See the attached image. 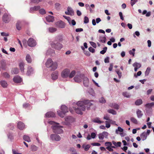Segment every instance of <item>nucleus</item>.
<instances>
[{"label": "nucleus", "mask_w": 154, "mask_h": 154, "mask_svg": "<svg viewBox=\"0 0 154 154\" xmlns=\"http://www.w3.org/2000/svg\"><path fill=\"white\" fill-rule=\"evenodd\" d=\"M82 75L80 74L76 75L74 78L75 81L77 82H79L82 81Z\"/></svg>", "instance_id": "4468645a"}, {"label": "nucleus", "mask_w": 154, "mask_h": 154, "mask_svg": "<svg viewBox=\"0 0 154 154\" xmlns=\"http://www.w3.org/2000/svg\"><path fill=\"white\" fill-rule=\"evenodd\" d=\"M13 81L16 83H20L22 81V79L20 76L16 75L14 77Z\"/></svg>", "instance_id": "ddd939ff"}, {"label": "nucleus", "mask_w": 154, "mask_h": 154, "mask_svg": "<svg viewBox=\"0 0 154 154\" xmlns=\"http://www.w3.org/2000/svg\"><path fill=\"white\" fill-rule=\"evenodd\" d=\"M81 101L83 102L84 103L83 105L85 106V105H87L88 106H89L92 105V103H91L89 100H82Z\"/></svg>", "instance_id": "c85d7f7f"}, {"label": "nucleus", "mask_w": 154, "mask_h": 154, "mask_svg": "<svg viewBox=\"0 0 154 154\" xmlns=\"http://www.w3.org/2000/svg\"><path fill=\"white\" fill-rule=\"evenodd\" d=\"M154 105V103H152L146 104L145 105L146 110H150L151 109L152 106Z\"/></svg>", "instance_id": "393cba45"}, {"label": "nucleus", "mask_w": 154, "mask_h": 154, "mask_svg": "<svg viewBox=\"0 0 154 154\" xmlns=\"http://www.w3.org/2000/svg\"><path fill=\"white\" fill-rule=\"evenodd\" d=\"M16 28L18 30H20L21 29L22 26L21 22L20 21H18L16 23Z\"/></svg>", "instance_id": "473e14b6"}, {"label": "nucleus", "mask_w": 154, "mask_h": 154, "mask_svg": "<svg viewBox=\"0 0 154 154\" xmlns=\"http://www.w3.org/2000/svg\"><path fill=\"white\" fill-rule=\"evenodd\" d=\"M89 20L88 17L86 16H85L84 18V23H87L89 22Z\"/></svg>", "instance_id": "680f3d73"}, {"label": "nucleus", "mask_w": 154, "mask_h": 154, "mask_svg": "<svg viewBox=\"0 0 154 154\" xmlns=\"http://www.w3.org/2000/svg\"><path fill=\"white\" fill-rule=\"evenodd\" d=\"M28 45L31 47L35 46L36 45V42L35 40L32 38H29L27 41Z\"/></svg>", "instance_id": "0eeeda50"}, {"label": "nucleus", "mask_w": 154, "mask_h": 154, "mask_svg": "<svg viewBox=\"0 0 154 154\" xmlns=\"http://www.w3.org/2000/svg\"><path fill=\"white\" fill-rule=\"evenodd\" d=\"M101 21V19L100 18H97L96 19V21L95 19H93L92 20V24L93 25L95 26L96 25V23H98Z\"/></svg>", "instance_id": "c756f323"}, {"label": "nucleus", "mask_w": 154, "mask_h": 154, "mask_svg": "<svg viewBox=\"0 0 154 154\" xmlns=\"http://www.w3.org/2000/svg\"><path fill=\"white\" fill-rule=\"evenodd\" d=\"M46 20L48 22H53L54 20V17L53 16L48 15L46 17Z\"/></svg>", "instance_id": "bb28decb"}, {"label": "nucleus", "mask_w": 154, "mask_h": 154, "mask_svg": "<svg viewBox=\"0 0 154 154\" xmlns=\"http://www.w3.org/2000/svg\"><path fill=\"white\" fill-rule=\"evenodd\" d=\"M142 103V101L140 99H137L135 102V104L136 105L139 106Z\"/></svg>", "instance_id": "a19ab883"}, {"label": "nucleus", "mask_w": 154, "mask_h": 154, "mask_svg": "<svg viewBox=\"0 0 154 154\" xmlns=\"http://www.w3.org/2000/svg\"><path fill=\"white\" fill-rule=\"evenodd\" d=\"M123 131V129L120 127H118V129L116 130V134H118L119 132H122Z\"/></svg>", "instance_id": "49530a36"}, {"label": "nucleus", "mask_w": 154, "mask_h": 154, "mask_svg": "<svg viewBox=\"0 0 154 154\" xmlns=\"http://www.w3.org/2000/svg\"><path fill=\"white\" fill-rule=\"evenodd\" d=\"M60 111H57L58 115L61 117H63L65 113L68 112L67 107L64 105H62L61 107Z\"/></svg>", "instance_id": "7ed1b4c3"}, {"label": "nucleus", "mask_w": 154, "mask_h": 154, "mask_svg": "<svg viewBox=\"0 0 154 154\" xmlns=\"http://www.w3.org/2000/svg\"><path fill=\"white\" fill-rule=\"evenodd\" d=\"M56 25L59 27L61 28H64L66 25L65 23L62 21H58L56 23Z\"/></svg>", "instance_id": "2eb2a0df"}, {"label": "nucleus", "mask_w": 154, "mask_h": 154, "mask_svg": "<svg viewBox=\"0 0 154 154\" xmlns=\"http://www.w3.org/2000/svg\"><path fill=\"white\" fill-rule=\"evenodd\" d=\"M70 25L75 26L76 24V22L74 20H71V23L70 24H69Z\"/></svg>", "instance_id": "774afa93"}, {"label": "nucleus", "mask_w": 154, "mask_h": 154, "mask_svg": "<svg viewBox=\"0 0 154 154\" xmlns=\"http://www.w3.org/2000/svg\"><path fill=\"white\" fill-rule=\"evenodd\" d=\"M99 102L100 103H105L106 101L105 100V99L103 98V97H101L100 99H99Z\"/></svg>", "instance_id": "e2e57ef3"}, {"label": "nucleus", "mask_w": 154, "mask_h": 154, "mask_svg": "<svg viewBox=\"0 0 154 154\" xmlns=\"http://www.w3.org/2000/svg\"><path fill=\"white\" fill-rule=\"evenodd\" d=\"M1 67L2 69L4 70L6 69V63L5 60H2L1 62Z\"/></svg>", "instance_id": "cd10ccee"}, {"label": "nucleus", "mask_w": 154, "mask_h": 154, "mask_svg": "<svg viewBox=\"0 0 154 154\" xmlns=\"http://www.w3.org/2000/svg\"><path fill=\"white\" fill-rule=\"evenodd\" d=\"M131 6H133L134 5L136 2H137L138 1L137 0H131Z\"/></svg>", "instance_id": "69168bd1"}, {"label": "nucleus", "mask_w": 154, "mask_h": 154, "mask_svg": "<svg viewBox=\"0 0 154 154\" xmlns=\"http://www.w3.org/2000/svg\"><path fill=\"white\" fill-rule=\"evenodd\" d=\"M136 114L137 115V117L140 118L142 117L143 115L142 112L139 109H137L136 112Z\"/></svg>", "instance_id": "f704fd0d"}, {"label": "nucleus", "mask_w": 154, "mask_h": 154, "mask_svg": "<svg viewBox=\"0 0 154 154\" xmlns=\"http://www.w3.org/2000/svg\"><path fill=\"white\" fill-rule=\"evenodd\" d=\"M1 86L3 88H5L7 87L8 84L7 82L5 80H2L0 81Z\"/></svg>", "instance_id": "a878e982"}, {"label": "nucleus", "mask_w": 154, "mask_h": 154, "mask_svg": "<svg viewBox=\"0 0 154 154\" xmlns=\"http://www.w3.org/2000/svg\"><path fill=\"white\" fill-rule=\"evenodd\" d=\"M48 123L52 125L51 128L52 129L53 132L54 133L60 134L63 132V130L62 128L63 127L62 126L59 125V124L56 123L53 121H49Z\"/></svg>", "instance_id": "f257e3e1"}, {"label": "nucleus", "mask_w": 154, "mask_h": 154, "mask_svg": "<svg viewBox=\"0 0 154 154\" xmlns=\"http://www.w3.org/2000/svg\"><path fill=\"white\" fill-rule=\"evenodd\" d=\"M70 73V70L67 69L63 70L61 73V77L64 78H66L69 76Z\"/></svg>", "instance_id": "423d86ee"}, {"label": "nucleus", "mask_w": 154, "mask_h": 154, "mask_svg": "<svg viewBox=\"0 0 154 154\" xmlns=\"http://www.w3.org/2000/svg\"><path fill=\"white\" fill-rule=\"evenodd\" d=\"M2 76L6 79H8L10 78V75L7 72H4L2 74Z\"/></svg>", "instance_id": "a18cd8bd"}, {"label": "nucleus", "mask_w": 154, "mask_h": 154, "mask_svg": "<svg viewBox=\"0 0 154 154\" xmlns=\"http://www.w3.org/2000/svg\"><path fill=\"white\" fill-rule=\"evenodd\" d=\"M17 128L20 130H23L25 128V125L22 122H19L17 125Z\"/></svg>", "instance_id": "aec40b11"}, {"label": "nucleus", "mask_w": 154, "mask_h": 154, "mask_svg": "<svg viewBox=\"0 0 154 154\" xmlns=\"http://www.w3.org/2000/svg\"><path fill=\"white\" fill-rule=\"evenodd\" d=\"M55 40L57 41H62V36L61 35L57 36L55 38Z\"/></svg>", "instance_id": "37998d69"}, {"label": "nucleus", "mask_w": 154, "mask_h": 154, "mask_svg": "<svg viewBox=\"0 0 154 154\" xmlns=\"http://www.w3.org/2000/svg\"><path fill=\"white\" fill-rule=\"evenodd\" d=\"M2 20L5 23H8L10 20V16L7 14H5L3 16Z\"/></svg>", "instance_id": "9d476101"}, {"label": "nucleus", "mask_w": 154, "mask_h": 154, "mask_svg": "<svg viewBox=\"0 0 154 154\" xmlns=\"http://www.w3.org/2000/svg\"><path fill=\"white\" fill-rule=\"evenodd\" d=\"M109 106L111 107L116 109H118L119 108V106L116 103H111L109 104Z\"/></svg>", "instance_id": "2f4dec72"}, {"label": "nucleus", "mask_w": 154, "mask_h": 154, "mask_svg": "<svg viewBox=\"0 0 154 154\" xmlns=\"http://www.w3.org/2000/svg\"><path fill=\"white\" fill-rule=\"evenodd\" d=\"M39 12L42 14H44L46 13L45 10L43 8L39 9Z\"/></svg>", "instance_id": "5fc2aeb1"}, {"label": "nucleus", "mask_w": 154, "mask_h": 154, "mask_svg": "<svg viewBox=\"0 0 154 154\" xmlns=\"http://www.w3.org/2000/svg\"><path fill=\"white\" fill-rule=\"evenodd\" d=\"M90 146V145L89 144L85 145L84 144L82 145V147L84 149L85 151H87L89 149Z\"/></svg>", "instance_id": "58836bf2"}, {"label": "nucleus", "mask_w": 154, "mask_h": 154, "mask_svg": "<svg viewBox=\"0 0 154 154\" xmlns=\"http://www.w3.org/2000/svg\"><path fill=\"white\" fill-rule=\"evenodd\" d=\"M51 46L52 48L58 50H60L63 47L61 44L58 42L56 43L55 41L52 42Z\"/></svg>", "instance_id": "20e7f679"}, {"label": "nucleus", "mask_w": 154, "mask_h": 154, "mask_svg": "<svg viewBox=\"0 0 154 154\" xmlns=\"http://www.w3.org/2000/svg\"><path fill=\"white\" fill-rule=\"evenodd\" d=\"M8 137L10 140H12L13 139V136L12 134L9 133L8 134Z\"/></svg>", "instance_id": "338daca9"}, {"label": "nucleus", "mask_w": 154, "mask_h": 154, "mask_svg": "<svg viewBox=\"0 0 154 154\" xmlns=\"http://www.w3.org/2000/svg\"><path fill=\"white\" fill-rule=\"evenodd\" d=\"M40 7L39 6H36L30 8L29 12L30 13H33L34 11H37L40 9Z\"/></svg>", "instance_id": "4be33fe9"}, {"label": "nucleus", "mask_w": 154, "mask_h": 154, "mask_svg": "<svg viewBox=\"0 0 154 154\" xmlns=\"http://www.w3.org/2000/svg\"><path fill=\"white\" fill-rule=\"evenodd\" d=\"M133 66L134 67L139 69L141 67V65L140 63L136 62L133 64Z\"/></svg>", "instance_id": "ea45409f"}, {"label": "nucleus", "mask_w": 154, "mask_h": 154, "mask_svg": "<svg viewBox=\"0 0 154 154\" xmlns=\"http://www.w3.org/2000/svg\"><path fill=\"white\" fill-rule=\"evenodd\" d=\"M131 121L133 123L137 124V120L134 117H131Z\"/></svg>", "instance_id": "6e6d98bb"}, {"label": "nucleus", "mask_w": 154, "mask_h": 154, "mask_svg": "<svg viewBox=\"0 0 154 154\" xmlns=\"http://www.w3.org/2000/svg\"><path fill=\"white\" fill-rule=\"evenodd\" d=\"M150 69H151L150 67H147L146 72H145V75L146 76H147L149 75L150 72Z\"/></svg>", "instance_id": "603ef678"}, {"label": "nucleus", "mask_w": 154, "mask_h": 154, "mask_svg": "<svg viewBox=\"0 0 154 154\" xmlns=\"http://www.w3.org/2000/svg\"><path fill=\"white\" fill-rule=\"evenodd\" d=\"M45 116L47 117H53L55 116V113L52 112H49L45 114Z\"/></svg>", "instance_id": "b1692460"}, {"label": "nucleus", "mask_w": 154, "mask_h": 154, "mask_svg": "<svg viewBox=\"0 0 154 154\" xmlns=\"http://www.w3.org/2000/svg\"><path fill=\"white\" fill-rule=\"evenodd\" d=\"M108 112L110 113H112L113 115H116V111L113 109H109L108 110Z\"/></svg>", "instance_id": "13d9d810"}, {"label": "nucleus", "mask_w": 154, "mask_h": 154, "mask_svg": "<svg viewBox=\"0 0 154 154\" xmlns=\"http://www.w3.org/2000/svg\"><path fill=\"white\" fill-rule=\"evenodd\" d=\"M83 83L85 86L86 87H88L89 84V79L86 77H84L83 78Z\"/></svg>", "instance_id": "dca6fc26"}, {"label": "nucleus", "mask_w": 154, "mask_h": 154, "mask_svg": "<svg viewBox=\"0 0 154 154\" xmlns=\"http://www.w3.org/2000/svg\"><path fill=\"white\" fill-rule=\"evenodd\" d=\"M48 32L50 33H54L57 31V28L53 27H49L48 29Z\"/></svg>", "instance_id": "e433bc0d"}, {"label": "nucleus", "mask_w": 154, "mask_h": 154, "mask_svg": "<svg viewBox=\"0 0 154 154\" xmlns=\"http://www.w3.org/2000/svg\"><path fill=\"white\" fill-rule=\"evenodd\" d=\"M53 61L51 59H48L45 63V65L46 67L48 68H49L51 66V64L53 63Z\"/></svg>", "instance_id": "6ab92c4d"}, {"label": "nucleus", "mask_w": 154, "mask_h": 154, "mask_svg": "<svg viewBox=\"0 0 154 154\" xmlns=\"http://www.w3.org/2000/svg\"><path fill=\"white\" fill-rule=\"evenodd\" d=\"M19 72V69L17 68H15L13 69L12 70V73L17 74Z\"/></svg>", "instance_id": "c03bdc74"}, {"label": "nucleus", "mask_w": 154, "mask_h": 154, "mask_svg": "<svg viewBox=\"0 0 154 154\" xmlns=\"http://www.w3.org/2000/svg\"><path fill=\"white\" fill-rule=\"evenodd\" d=\"M54 53V51L51 49H49L47 51V53L48 54H51Z\"/></svg>", "instance_id": "3c124183"}, {"label": "nucleus", "mask_w": 154, "mask_h": 154, "mask_svg": "<svg viewBox=\"0 0 154 154\" xmlns=\"http://www.w3.org/2000/svg\"><path fill=\"white\" fill-rule=\"evenodd\" d=\"M109 135L108 133L106 131H103L98 134V138L100 140H103L104 138H108Z\"/></svg>", "instance_id": "39448f33"}, {"label": "nucleus", "mask_w": 154, "mask_h": 154, "mask_svg": "<svg viewBox=\"0 0 154 154\" xmlns=\"http://www.w3.org/2000/svg\"><path fill=\"white\" fill-rule=\"evenodd\" d=\"M135 51V48H133L132 50H130L129 51V53L130 55H132L133 56H134V51Z\"/></svg>", "instance_id": "864d4df0"}, {"label": "nucleus", "mask_w": 154, "mask_h": 154, "mask_svg": "<svg viewBox=\"0 0 154 154\" xmlns=\"http://www.w3.org/2000/svg\"><path fill=\"white\" fill-rule=\"evenodd\" d=\"M33 72L34 69L33 68L30 66H28L27 68L26 74L28 75H29L33 74Z\"/></svg>", "instance_id": "f3484780"}, {"label": "nucleus", "mask_w": 154, "mask_h": 154, "mask_svg": "<svg viewBox=\"0 0 154 154\" xmlns=\"http://www.w3.org/2000/svg\"><path fill=\"white\" fill-rule=\"evenodd\" d=\"M140 137L142 140L144 141L146 140L147 137L146 133L145 132H143L140 135Z\"/></svg>", "instance_id": "7c9ffc66"}, {"label": "nucleus", "mask_w": 154, "mask_h": 154, "mask_svg": "<svg viewBox=\"0 0 154 154\" xmlns=\"http://www.w3.org/2000/svg\"><path fill=\"white\" fill-rule=\"evenodd\" d=\"M23 139L25 141H27L28 142L31 141L29 137L28 136L26 135H24L23 136Z\"/></svg>", "instance_id": "79ce46f5"}, {"label": "nucleus", "mask_w": 154, "mask_h": 154, "mask_svg": "<svg viewBox=\"0 0 154 154\" xmlns=\"http://www.w3.org/2000/svg\"><path fill=\"white\" fill-rule=\"evenodd\" d=\"M107 49V47H105L103 48V49L100 51V53L102 54H104L106 52Z\"/></svg>", "instance_id": "052dcab7"}, {"label": "nucleus", "mask_w": 154, "mask_h": 154, "mask_svg": "<svg viewBox=\"0 0 154 154\" xmlns=\"http://www.w3.org/2000/svg\"><path fill=\"white\" fill-rule=\"evenodd\" d=\"M141 71H139L137 72V74H136L135 73L134 74V76L135 77V78H137L138 76H139L140 75H141Z\"/></svg>", "instance_id": "0e129e2a"}, {"label": "nucleus", "mask_w": 154, "mask_h": 154, "mask_svg": "<svg viewBox=\"0 0 154 154\" xmlns=\"http://www.w3.org/2000/svg\"><path fill=\"white\" fill-rule=\"evenodd\" d=\"M58 66V64L56 62H53L51 65V66L49 68L51 70H54L56 69Z\"/></svg>", "instance_id": "f8f14e48"}, {"label": "nucleus", "mask_w": 154, "mask_h": 154, "mask_svg": "<svg viewBox=\"0 0 154 154\" xmlns=\"http://www.w3.org/2000/svg\"><path fill=\"white\" fill-rule=\"evenodd\" d=\"M84 102L81 101H79L76 103V104L78 106L77 108H74V109L76 113L79 114H82V111H84L85 110L86 107L83 105Z\"/></svg>", "instance_id": "f03ea898"}, {"label": "nucleus", "mask_w": 154, "mask_h": 154, "mask_svg": "<svg viewBox=\"0 0 154 154\" xmlns=\"http://www.w3.org/2000/svg\"><path fill=\"white\" fill-rule=\"evenodd\" d=\"M92 121L96 123H97L98 124H101L103 122L102 121L100 120V118L98 117H97L94 118Z\"/></svg>", "instance_id": "72a5a7b5"}, {"label": "nucleus", "mask_w": 154, "mask_h": 154, "mask_svg": "<svg viewBox=\"0 0 154 154\" xmlns=\"http://www.w3.org/2000/svg\"><path fill=\"white\" fill-rule=\"evenodd\" d=\"M50 138L52 140H55L58 141L60 140L61 137L57 134H53L51 135Z\"/></svg>", "instance_id": "6e6552de"}, {"label": "nucleus", "mask_w": 154, "mask_h": 154, "mask_svg": "<svg viewBox=\"0 0 154 154\" xmlns=\"http://www.w3.org/2000/svg\"><path fill=\"white\" fill-rule=\"evenodd\" d=\"M75 71L74 70L72 71L70 73H69V78H72L75 75Z\"/></svg>", "instance_id": "09e8293b"}, {"label": "nucleus", "mask_w": 154, "mask_h": 154, "mask_svg": "<svg viewBox=\"0 0 154 154\" xmlns=\"http://www.w3.org/2000/svg\"><path fill=\"white\" fill-rule=\"evenodd\" d=\"M30 148L31 150L33 151H35L38 149V147L35 145H31Z\"/></svg>", "instance_id": "de8ad7c7"}, {"label": "nucleus", "mask_w": 154, "mask_h": 154, "mask_svg": "<svg viewBox=\"0 0 154 154\" xmlns=\"http://www.w3.org/2000/svg\"><path fill=\"white\" fill-rule=\"evenodd\" d=\"M85 7L86 10L89 9L90 12L92 13L93 12V9L95 8V5L94 4H91L90 6L88 4H86L85 5Z\"/></svg>", "instance_id": "1a4fd4ad"}, {"label": "nucleus", "mask_w": 154, "mask_h": 154, "mask_svg": "<svg viewBox=\"0 0 154 154\" xmlns=\"http://www.w3.org/2000/svg\"><path fill=\"white\" fill-rule=\"evenodd\" d=\"M99 40L102 43H105L106 41V38L104 36H100L99 37Z\"/></svg>", "instance_id": "4c0bfd02"}, {"label": "nucleus", "mask_w": 154, "mask_h": 154, "mask_svg": "<svg viewBox=\"0 0 154 154\" xmlns=\"http://www.w3.org/2000/svg\"><path fill=\"white\" fill-rule=\"evenodd\" d=\"M122 94L123 96L127 98H128L130 97V95L127 92H123Z\"/></svg>", "instance_id": "bf43d9fd"}, {"label": "nucleus", "mask_w": 154, "mask_h": 154, "mask_svg": "<svg viewBox=\"0 0 154 154\" xmlns=\"http://www.w3.org/2000/svg\"><path fill=\"white\" fill-rule=\"evenodd\" d=\"M113 144L116 146H120L121 143L120 142H118L117 143H116L114 141H113L112 142Z\"/></svg>", "instance_id": "8fccbe9b"}, {"label": "nucleus", "mask_w": 154, "mask_h": 154, "mask_svg": "<svg viewBox=\"0 0 154 154\" xmlns=\"http://www.w3.org/2000/svg\"><path fill=\"white\" fill-rule=\"evenodd\" d=\"M67 11L65 12L66 14L71 16L74 15V11L71 7H68L67 8Z\"/></svg>", "instance_id": "9b49d317"}, {"label": "nucleus", "mask_w": 154, "mask_h": 154, "mask_svg": "<svg viewBox=\"0 0 154 154\" xmlns=\"http://www.w3.org/2000/svg\"><path fill=\"white\" fill-rule=\"evenodd\" d=\"M65 121L69 123H72L75 121V119L71 116H68L65 118Z\"/></svg>", "instance_id": "a211bd4d"}, {"label": "nucleus", "mask_w": 154, "mask_h": 154, "mask_svg": "<svg viewBox=\"0 0 154 154\" xmlns=\"http://www.w3.org/2000/svg\"><path fill=\"white\" fill-rule=\"evenodd\" d=\"M63 16L65 19L67 20L68 21L69 24H70L71 19V18L69 17H67V16H64V15H63Z\"/></svg>", "instance_id": "4d7b16f0"}, {"label": "nucleus", "mask_w": 154, "mask_h": 154, "mask_svg": "<svg viewBox=\"0 0 154 154\" xmlns=\"http://www.w3.org/2000/svg\"><path fill=\"white\" fill-rule=\"evenodd\" d=\"M26 60L28 63H31L32 62V58L29 54H27L26 57Z\"/></svg>", "instance_id": "c9c22d12"}, {"label": "nucleus", "mask_w": 154, "mask_h": 154, "mask_svg": "<svg viewBox=\"0 0 154 154\" xmlns=\"http://www.w3.org/2000/svg\"><path fill=\"white\" fill-rule=\"evenodd\" d=\"M24 63L23 62H20L19 63V66L20 67V70L21 72L22 73H23L24 72Z\"/></svg>", "instance_id": "5701e85b"}, {"label": "nucleus", "mask_w": 154, "mask_h": 154, "mask_svg": "<svg viewBox=\"0 0 154 154\" xmlns=\"http://www.w3.org/2000/svg\"><path fill=\"white\" fill-rule=\"evenodd\" d=\"M58 72L57 71L53 72L51 74L52 79L54 80L57 79L58 78Z\"/></svg>", "instance_id": "412c9836"}]
</instances>
